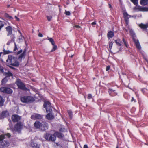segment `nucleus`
I'll return each mask as SVG.
<instances>
[{"mask_svg":"<svg viewBox=\"0 0 148 148\" xmlns=\"http://www.w3.org/2000/svg\"><path fill=\"white\" fill-rule=\"evenodd\" d=\"M8 64L14 66H18L19 62L17 61V58L12 55H9L6 60Z\"/></svg>","mask_w":148,"mask_h":148,"instance_id":"obj_1","label":"nucleus"},{"mask_svg":"<svg viewBox=\"0 0 148 148\" xmlns=\"http://www.w3.org/2000/svg\"><path fill=\"white\" fill-rule=\"evenodd\" d=\"M21 101L23 103H30L35 101V99L33 97L28 96H25L21 97H20Z\"/></svg>","mask_w":148,"mask_h":148,"instance_id":"obj_2","label":"nucleus"},{"mask_svg":"<svg viewBox=\"0 0 148 148\" xmlns=\"http://www.w3.org/2000/svg\"><path fill=\"white\" fill-rule=\"evenodd\" d=\"M44 138L47 140L54 142L56 140V137L54 134L46 133L44 135Z\"/></svg>","mask_w":148,"mask_h":148,"instance_id":"obj_3","label":"nucleus"},{"mask_svg":"<svg viewBox=\"0 0 148 148\" xmlns=\"http://www.w3.org/2000/svg\"><path fill=\"white\" fill-rule=\"evenodd\" d=\"M5 136L3 135H0V143L3 147H8L10 145V143L7 140H4Z\"/></svg>","mask_w":148,"mask_h":148,"instance_id":"obj_4","label":"nucleus"},{"mask_svg":"<svg viewBox=\"0 0 148 148\" xmlns=\"http://www.w3.org/2000/svg\"><path fill=\"white\" fill-rule=\"evenodd\" d=\"M23 125L20 122H18L16 125L12 130L14 133H15L16 132H19L20 131L23 127Z\"/></svg>","mask_w":148,"mask_h":148,"instance_id":"obj_5","label":"nucleus"},{"mask_svg":"<svg viewBox=\"0 0 148 148\" xmlns=\"http://www.w3.org/2000/svg\"><path fill=\"white\" fill-rule=\"evenodd\" d=\"M0 91L3 93L7 94H11L13 92V91L11 89L7 87H1L0 88Z\"/></svg>","mask_w":148,"mask_h":148,"instance_id":"obj_6","label":"nucleus"},{"mask_svg":"<svg viewBox=\"0 0 148 148\" xmlns=\"http://www.w3.org/2000/svg\"><path fill=\"white\" fill-rule=\"evenodd\" d=\"M16 84L18 88L24 90H27V88H26L25 86L20 80H17L16 82Z\"/></svg>","mask_w":148,"mask_h":148,"instance_id":"obj_7","label":"nucleus"},{"mask_svg":"<svg viewBox=\"0 0 148 148\" xmlns=\"http://www.w3.org/2000/svg\"><path fill=\"white\" fill-rule=\"evenodd\" d=\"M44 108L46 109L47 112H51L52 111V109L51 106V104L48 101L45 102L43 105Z\"/></svg>","mask_w":148,"mask_h":148,"instance_id":"obj_8","label":"nucleus"},{"mask_svg":"<svg viewBox=\"0 0 148 148\" xmlns=\"http://www.w3.org/2000/svg\"><path fill=\"white\" fill-rule=\"evenodd\" d=\"M48 128V125L47 123H45L43 124L41 123V126H40L39 130L42 131H44L47 130Z\"/></svg>","mask_w":148,"mask_h":148,"instance_id":"obj_9","label":"nucleus"},{"mask_svg":"<svg viewBox=\"0 0 148 148\" xmlns=\"http://www.w3.org/2000/svg\"><path fill=\"white\" fill-rule=\"evenodd\" d=\"M42 117L41 115L36 114H34L31 116V118L33 119H41Z\"/></svg>","mask_w":148,"mask_h":148,"instance_id":"obj_10","label":"nucleus"},{"mask_svg":"<svg viewBox=\"0 0 148 148\" xmlns=\"http://www.w3.org/2000/svg\"><path fill=\"white\" fill-rule=\"evenodd\" d=\"M133 40L135 44L136 48L139 50L141 49V47L140 45L138 40L135 38L134 37L133 38Z\"/></svg>","mask_w":148,"mask_h":148,"instance_id":"obj_11","label":"nucleus"},{"mask_svg":"<svg viewBox=\"0 0 148 148\" xmlns=\"http://www.w3.org/2000/svg\"><path fill=\"white\" fill-rule=\"evenodd\" d=\"M133 40L135 44L136 48L139 50L141 49V47L140 45L138 40L135 38L134 37L133 38Z\"/></svg>","mask_w":148,"mask_h":148,"instance_id":"obj_12","label":"nucleus"},{"mask_svg":"<svg viewBox=\"0 0 148 148\" xmlns=\"http://www.w3.org/2000/svg\"><path fill=\"white\" fill-rule=\"evenodd\" d=\"M9 115V113L7 111H3L1 114H0V119H2Z\"/></svg>","mask_w":148,"mask_h":148,"instance_id":"obj_13","label":"nucleus"},{"mask_svg":"<svg viewBox=\"0 0 148 148\" xmlns=\"http://www.w3.org/2000/svg\"><path fill=\"white\" fill-rule=\"evenodd\" d=\"M139 26L143 30H147H147H148V22L146 24H144L143 23L139 24Z\"/></svg>","mask_w":148,"mask_h":148,"instance_id":"obj_14","label":"nucleus"},{"mask_svg":"<svg viewBox=\"0 0 148 148\" xmlns=\"http://www.w3.org/2000/svg\"><path fill=\"white\" fill-rule=\"evenodd\" d=\"M12 121L14 122H17L20 119V117L16 115H13L12 117Z\"/></svg>","mask_w":148,"mask_h":148,"instance_id":"obj_15","label":"nucleus"},{"mask_svg":"<svg viewBox=\"0 0 148 148\" xmlns=\"http://www.w3.org/2000/svg\"><path fill=\"white\" fill-rule=\"evenodd\" d=\"M48 114L46 115V118L48 120H51L54 118V116L51 112H48Z\"/></svg>","mask_w":148,"mask_h":148,"instance_id":"obj_16","label":"nucleus"},{"mask_svg":"<svg viewBox=\"0 0 148 148\" xmlns=\"http://www.w3.org/2000/svg\"><path fill=\"white\" fill-rule=\"evenodd\" d=\"M123 15L124 17V18L126 22V24L127 25L128 23L129 18L130 17V16L126 12H124V13Z\"/></svg>","mask_w":148,"mask_h":148,"instance_id":"obj_17","label":"nucleus"},{"mask_svg":"<svg viewBox=\"0 0 148 148\" xmlns=\"http://www.w3.org/2000/svg\"><path fill=\"white\" fill-rule=\"evenodd\" d=\"M6 31L8 32L7 36L12 35V28L10 26H8L6 28Z\"/></svg>","mask_w":148,"mask_h":148,"instance_id":"obj_18","label":"nucleus"},{"mask_svg":"<svg viewBox=\"0 0 148 148\" xmlns=\"http://www.w3.org/2000/svg\"><path fill=\"white\" fill-rule=\"evenodd\" d=\"M138 11L143 12L148 11V7H142L139 6L138 8Z\"/></svg>","mask_w":148,"mask_h":148,"instance_id":"obj_19","label":"nucleus"},{"mask_svg":"<svg viewBox=\"0 0 148 148\" xmlns=\"http://www.w3.org/2000/svg\"><path fill=\"white\" fill-rule=\"evenodd\" d=\"M34 126L36 128L39 129L40 126H41V123L38 121H36L34 123Z\"/></svg>","mask_w":148,"mask_h":148,"instance_id":"obj_20","label":"nucleus"},{"mask_svg":"<svg viewBox=\"0 0 148 148\" xmlns=\"http://www.w3.org/2000/svg\"><path fill=\"white\" fill-rule=\"evenodd\" d=\"M31 146L35 148H39L40 146V145L37 144L36 143H34L32 142L31 143Z\"/></svg>","mask_w":148,"mask_h":148,"instance_id":"obj_21","label":"nucleus"},{"mask_svg":"<svg viewBox=\"0 0 148 148\" xmlns=\"http://www.w3.org/2000/svg\"><path fill=\"white\" fill-rule=\"evenodd\" d=\"M140 3L143 5H147L148 4V0H141Z\"/></svg>","mask_w":148,"mask_h":148,"instance_id":"obj_22","label":"nucleus"},{"mask_svg":"<svg viewBox=\"0 0 148 148\" xmlns=\"http://www.w3.org/2000/svg\"><path fill=\"white\" fill-rule=\"evenodd\" d=\"M54 134L55 136H56L59 138L63 137L64 136V135L58 132H56Z\"/></svg>","mask_w":148,"mask_h":148,"instance_id":"obj_23","label":"nucleus"},{"mask_svg":"<svg viewBox=\"0 0 148 148\" xmlns=\"http://www.w3.org/2000/svg\"><path fill=\"white\" fill-rule=\"evenodd\" d=\"M114 36V33L112 31H110L108 32L107 36L108 38H112Z\"/></svg>","mask_w":148,"mask_h":148,"instance_id":"obj_24","label":"nucleus"},{"mask_svg":"<svg viewBox=\"0 0 148 148\" xmlns=\"http://www.w3.org/2000/svg\"><path fill=\"white\" fill-rule=\"evenodd\" d=\"M116 44L119 46H121V41L119 39H117L115 40Z\"/></svg>","mask_w":148,"mask_h":148,"instance_id":"obj_25","label":"nucleus"},{"mask_svg":"<svg viewBox=\"0 0 148 148\" xmlns=\"http://www.w3.org/2000/svg\"><path fill=\"white\" fill-rule=\"evenodd\" d=\"M12 37V38L11 39V40H9L8 41L7 43V45H9L13 41L14 39L15 38V36H14L13 35H11V37Z\"/></svg>","mask_w":148,"mask_h":148,"instance_id":"obj_26","label":"nucleus"},{"mask_svg":"<svg viewBox=\"0 0 148 148\" xmlns=\"http://www.w3.org/2000/svg\"><path fill=\"white\" fill-rule=\"evenodd\" d=\"M18 32L20 34V36H19L18 39L20 41H21L23 40V39L24 38V37L22 36V33L20 31V30H18Z\"/></svg>","mask_w":148,"mask_h":148,"instance_id":"obj_27","label":"nucleus"},{"mask_svg":"<svg viewBox=\"0 0 148 148\" xmlns=\"http://www.w3.org/2000/svg\"><path fill=\"white\" fill-rule=\"evenodd\" d=\"M4 101L3 98L0 96V106H2L3 105Z\"/></svg>","mask_w":148,"mask_h":148,"instance_id":"obj_28","label":"nucleus"},{"mask_svg":"<svg viewBox=\"0 0 148 148\" xmlns=\"http://www.w3.org/2000/svg\"><path fill=\"white\" fill-rule=\"evenodd\" d=\"M48 40L51 43L52 45H54L55 44V42L54 41L53 39L52 38H48Z\"/></svg>","mask_w":148,"mask_h":148,"instance_id":"obj_29","label":"nucleus"},{"mask_svg":"<svg viewBox=\"0 0 148 148\" xmlns=\"http://www.w3.org/2000/svg\"><path fill=\"white\" fill-rule=\"evenodd\" d=\"M5 75L7 76H12L13 75L12 73H11L10 72L8 71V72L6 73H5Z\"/></svg>","mask_w":148,"mask_h":148,"instance_id":"obj_30","label":"nucleus"},{"mask_svg":"<svg viewBox=\"0 0 148 148\" xmlns=\"http://www.w3.org/2000/svg\"><path fill=\"white\" fill-rule=\"evenodd\" d=\"M68 113L69 114V117L71 119L72 116V112L71 110H69L68 111Z\"/></svg>","mask_w":148,"mask_h":148,"instance_id":"obj_31","label":"nucleus"},{"mask_svg":"<svg viewBox=\"0 0 148 148\" xmlns=\"http://www.w3.org/2000/svg\"><path fill=\"white\" fill-rule=\"evenodd\" d=\"M4 24L3 22L0 20V31L1 29L3 27Z\"/></svg>","mask_w":148,"mask_h":148,"instance_id":"obj_32","label":"nucleus"},{"mask_svg":"<svg viewBox=\"0 0 148 148\" xmlns=\"http://www.w3.org/2000/svg\"><path fill=\"white\" fill-rule=\"evenodd\" d=\"M138 0H131V1L135 5H137Z\"/></svg>","mask_w":148,"mask_h":148,"instance_id":"obj_33","label":"nucleus"},{"mask_svg":"<svg viewBox=\"0 0 148 148\" xmlns=\"http://www.w3.org/2000/svg\"><path fill=\"white\" fill-rule=\"evenodd\" d=\"M25 54H24V52H23L21 54L18 58L19 59L21 60L22 58L24 57Z\"/></svg>","mask_w":148,"mask_h":148,"instance_id":"obj_34","label":"nucleus"},{"mask_svg":"<svg viewBox=\"0 0 148 148\" xmlns=\"http://www.w3.org/2000/svg\"><path fill=\"white\" fill-rule=\"evenodd\" d=\"M53 48L51 50V52H52L54 51H55L57 49V46L55 45V44L54 45H53Z\"/></svg>","mask_w":148,"mask_h":148,"instance_id":"obj_35","label":"nucleus"},{"mask_svg":"<svg viewBox=\"0 0 148 148\" xmlns=\"http://www.w3.org/2000/svg\"><path fill=\"white\" fill-rule=\"evenodd\" d=\"M3 51L5 54H8L11 53V52L9 50H6L4 49Z\"/></svg>","mask_w":148,"mask_h":148,"instance_id":"obj_36","label":"nucleus"},{"mask_svg":"<svg viewBox=\"0 0 148 148\" xmlns=\"http://www.w3.org/2000/svg\"><path fill=\"white\" fill-rule=\"evenodd\" d=\"M122 41H123V42L124 44L125 45V46L127 47H128V45L127 44V42H126V41H125V40L124 38H123Z\"/></svg>","mask_w":148,"mask_h":148,"instance_id":"obj_37","label":"nucleus"},{"mask_svg":"<svg viewBox=\"0 0 148 148\" xmlns=\"http://www.w3.org/2000/svg\"><path fill=\"white\" fill-rule=\"evenodd\" d=\"M47 17L48 21H50L52 18V16H47Z\"/></svg>","mask_w":148,"mask_h":148,"instance_id":"obj_38","label":"nucleus"},{"mask_svg":"<svg viewBox=\"0 0 148 148\" xmlns=\"http://www.w3.org/2000/svg\"><path fill=\"white\" fill-rule=\"evenodd\" d=\"M60 131L62 132H65L66 131V130L64 128H61L60 129Z\"/></svg>","mask_w":148,"mask_h":148,"instance_id":"obj_39","label":"nucleus"},{"mask_svg":"<svg viewBox=\"0 0 148 148\" xmlns=\"http://www.w3.org/2000/svg\"><path fill=\"white\" fill-rule=\"evenodd\" d=\"M112 45H113V43H112V42H110L109 44V47L110 49L112 48Z\"/></svg>","mask_w":148,"mask_h":148,"instance_id":"obj_40","label":"nucleus"},{"mask_svg":"<svg viewBox=\"0 0 148 148\" xmlns=\"http://www.w3.org/2000/svg\"><path fill=\"white\" fill-rule=\"evenodd\" d=\"M65 13L66 15H70V13L69 11H65Z\"/></svg>","mask_w":148,"mask_h":148,"instance_id":"obj_41","label":"nucleus"},{"mask_svg":"<svg viewBox=\"0 0 148 148\" xmlns=\"http://www.w3.org/2000/svg\"><path fill=\"white\" fill-rule=\"evenodd\" d=\"M14 45H15V47H14V51H15L17 49V47L16 46V44L15 43H14Z\"/></svg>","mask_w":148,"mask_h":148,"instance_id":"obj_42","label":"nucleus"},{"mask_svg":"<svg viewBox=\"0 0 148 148\" xmlns=\"http://www.w3.org/2000/svg\"><path fill=\"white\" fill-rule=\"evenodd\" d=\"M92 95L91 94H89L88 95V99H90L92 98Z\"/></svg>","mask_w":148,"mask_h":148,"instance_id":"obj_43","label":"nucleus"},{"mask_svg":"<svg viewBox=\"0 0 148 148\" xmlns=\"http://www.w3.org/2000/svg\"><path fill=\"white\" fill-rule=\"evenodd\" d=\"M3 67L0 65V72H3Z\"/></svg>","mask_w":148,"mask_h":148,"instance_id":"obj_44","label":"nucleus"},{"mask_svg":"<svg viewBox=\"0 0 148 148\" xmlns=\"http://www.w3.org/2000/svg\"><path fill=\"white\" fill-rule=\"evenodd\" d=\"M110 69V66H107L106 69V70L107 71L109 70Z\"/></svg>","mask_w":148,"mask_h":148,"instance_id":"obj_45","label":"nucleus"},{"mask_svg":"<svg viewBox=\"0 0 148 148\" xmlns=\"http://www.w3.org/2000/svg\"><path fill=\"white\" fill-rule=\"evenodd\" d=\"M74 27L77 28H80V26L77 25H75L74 26Z\"/></svg>","mask_w":148,"mask_h":148,"instance_id":"obj_46","label":"nucleus"},{"mask_svg":"<svg viewBox=\"0 0 148 148\" xmlns=\"http://www.w3.org/2000/svg\"><path fill=\"white\" fill-rule=\"evenodd\" d=\"M23 51L22 50H20L19 51H18L17 53V54H19L21 53Z\"/></svg>","mask_w":148,"mask_h":148,"instance_id":"obj_47","label":"nucleus"},{"mask_svg":"<svg viewBox=\"0 0 148 148\" xmlns=\"http://www.w3.org/2000/svg\"><path fill=\"white\" fill-rule=\"evenodd\" d=\"M6 135L9 138L11 136L10 134L9 133L7 134Z\"/></svg>","mask_w":148,"mask_h":148,"instance_id":"obj_48","label":"nucleus"},{"mask_svg":"<svg viewBox=\"0 0 148 148\" xmlns=\"http://www.w3.org/2000/svg\"><path fill=\"white\" fill-rule=\"evenodd\" d=\"M38 36L40 37H42L43 35L41 33H39L38 34Z\"/></svg>","mask_w":148,"mask_h":148,"instance_id":"obj_49","label":"nucleus"},{"mask_svg":"<svg viewBox=\"0 0 148 148\" xmlns=\"http://www.w3.org/2000/svg\"><path fill=\"white\" fill-rule=\"evenodd\" d=\"M134 101V102H136V101L134 100V98L133 97H132L131 101V102L133 101Z\"/></svg>","mask_w":148,"mask_h":148,"instance_id":"obj_50","label":"nucleus"},{"mask_svg":"<svg viewBox=\"0 0 148 148\" xmlns=\"http://www.w3.org/2000/svg\"><path fill=\"white\" fill-rule=\"evenodd\" d=\"M84 148H88V147L86 145H85L84 146Z\"/></svg>","mask_w":148,"mask_h":148,"instance_id":"obj_51","label":"nucleus"},{"mask_svg":"<svg viewBox=\"0 0 148 148\" xmlns=\"http://www.w3.org/2000/svg\"><path fill=\"white\" fill-rule=\"evenodd\" d=\"M109 91H111V92L113 91L114 92L115 91V90H112V89H110V88L109 89Z\"/></svg>","mask_w":148,"mask_h":148,"instance_id":"obj_52","label":"nucleus"},{"mask_svg":"<svg viewBox=\"0 0 148 148\" xmlns=\"http://www.w3.org/2000/svg\"><path fill=\"white\" fill-rule=\"evenodd\" d=\"M15 17L16 18V19L18 21H19V18H18L16 16H15Z\"/></svg>","mask_w":148,"mask_h":148,"instance_id":"obj_53","label":"nucleus"},{"mask_svg":"<svg viewBox=\"0 0 148 148\" xmlns=\"http://www.w3.org/2000/svg\"><path fill=\"white\" fill-rule=\"evenodd\" d=\"M96 24V23L95 22H93L91 24L92 25H95Z\"/></svg>","mask_w":148,"mask_h":148,"instance_id":"obj_54","label":"nucleus"},{"mask_svg":"<svg viewBox=\"0 0 148 148\" xmlns=\"http://www.w3.org/2000/svg\"><path fill=\"white\" fill-rule=\"evenodd\" d=\"M5 80V79H3L2 81V84H3L4 83V80Z\"/></svg>","mask_w":148,"mask_h":148,"instance_id":"obj_55","label":"nucleus"},{"mask_svg":"<svg viewBox=\"0 0 148 148\" xmlns=\"http://www.w3.org/2000/svg\"><path fill=\"white\" fill-rule=\"evenodd\" d=\"M26 50L24 49L23 52H24V54H25V53L26 52Z\"/></svg>","mask_w":148,"mask_h":148,"instance_id":"obj_56","label":"nucleus"},{"mask_svg":"<svg viewBox=\"0 0 148 148\" xmlns=\"http://www.w3.org/2000/svg\"><path fill=\"white\" fill-rule=\"evenodd\" d=\"M9 17L10 19H13V18L12 16H9Z\"/></svg>","mask_w":148,"mask_h":148,"instance_id":"obj_57","label":"nucleus"},{"mask_svg":"<svg viewBox=\"0 0 148 148\" xmlns=\"http://www.w3.org/2000/svg\"><path fill=\"white\" fill-rule=\"evenodd\" d=\"M109 8H111L112 6H111V5L110 4H109Z\"/></svg>","mask_w":148,"mask_h":148,"instance_id":"obj_58","label":"nucleus"},{"mask_svg":"<svg viewBox=\"0 0 148 148\" xmlns=\"http://www.w3.org/2000/svg\"><path fill=\"white\" fill-rule=\"evenodd\" d=\"M9 66L10 68H12V69H14V67H12V66Z\"/></svg>","mask_w":148,"mask_h":148,"instance_id":"obj_59","label":"nucleus"},{"mask_svg":"<svg viewBox=\"0 0 148 148\" xmlns=\"http://www.w3.org/2000/svg\"><path fill=\"white\" fill-rule=\"evenodd\" d=\"M10 5H7V7L8 8H9L10 7Z\"/></svg>","mask_w":148,"mask_h":148,"instance_id":"obj_60","label":"nucleus"},{"mask_svg":"<svg viewBox=\"0 0 148 148\" xmlns=\"http://www.w3.org/2000/svg\"><path fill=\"white\" fill-rule=\"evenodd\" d=\"M32 89L34 91H35V89L34 88H33Z\"/></svg>","mask_w":148,"mask_h":148,"instance_id":"obj_61","label":"nucleus"},{"mask_svg":"<svg viewBox=\"0 0 148 148\" xmlns=\"http://www.w3.org/2000/svg\"><path fill=\"white\" fill-rule=\"evenodd\" d=\"M116 148H118V145H117L116 147Z\"/></svg>","mask_w":148,"mask_h":148,"instance_id":"obj_62","label":"nucleus"},{"mask_svg":"<svg viewBox=\"0 0 148 148\" xmlns=\"http://www.w3.org/2000/svg\"><path fill=\"white\" fill-rule=\"evenodd\" d=\"M0 148H3L1 147V146L0 145Z\"/></svg>","mask_w":148,"mask_h":148,"instance_id":"obj_63","label":"nucleus"}]
</instances>
